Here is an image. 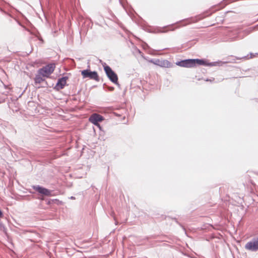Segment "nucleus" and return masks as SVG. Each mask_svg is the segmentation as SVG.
Segmentation results:
<instances>
[{
    "label": "nucleus",
    "mask_w": 258,
    "mask_h": 258,
    "mask_svg": "<svg viewBox=\"0 0 258 258\" xmlns=\"http://www.w3.org/2000/svg\"><path fill=\"white\" fill-rule=\"evenodd\" d=\"M81 75L83 78H88L97 82L99 81V77L97 72H92L90 70H85L81 71Z\"/></svg>",
    "instance_id": "7ed1b4c3"
},
{
    "label": "nucleus",
    "mask_w": 258,
    "mask_h": 258,
    "mask_svg": "<svg viewBox=\"0 0 258 258\" xmlns=\"http://www.w3.org/2000/svg\"><path fill=\"white\" fill-rule=\"evenodd\" d=\"M176 64L179 66L185 68L194 67L196 66V64L203 66L207 65L206 61L199 59H186L179 61L176 63Z\"/></svg>",
    "instance_id": "f257e3e1"
},
{
    "label": "nucleus",
    "mask_w": 258,
    "mask_h": 258,
    "mask_svg": "<svg viewBox=\"0 0 258 258\" xmlns=\"http://www.w3.org/2000/svg\"><path fill=\"white\" fill-rule=\"evenodd\" d=\"M2 215H3L2 212V211L0 210V217H1L2 216Z\"/></svg>",
    "instance_id": "9b49d317"
},
{
    "label": "nucleus",
    "mask_w": 258,
    "mask_h": 258,
    "mask_svg": "<svg viewBox=\"0 0 258 258\" xmlns=\"http://www.w3.org/2000/svg\"><path fill=\"white\" fill-rule=\"evenodd\" d=\"M247 250L255 251L258 250V237L248 242L245 245Z\"/></svg>",
    "instance_id": "39448f33"
},
{
    "label": "nucleus",
    "mask_w": 258,
    "mask_h": 258,
    "mask_svg": "<svg viewBox=\"0 0 258 258\" xmlns=\"http://www.w3.org/2000/svg\"><path fill=\"white\" fill-rule=\"evenodd\" d=\"M104 69L110 80L113 83L117 84L118 77L117 75L112 71L111 68L110 67L107 66L104 67Z\"/></svg>",
    "instance_id": "20e7f679"
},
{
    "label": "nucleus",
    "mask_w": 258,
    "mask_h": 258,
    "mask_svg": "<svg viewBox=\"0 0 258 258\" xmlns=\"http://www.w3.org/2000/svg\"><path fill=\"white\" fill-rule=\"evenodd\" d=\"M43 78L44 77H42V75L39 74V72H38V74L36 76L34 79L35 84H40L42 82L45 81V79Z\"/></svg>",
    "instance_id": "1a4fd4ad"
},
{
    "label": "nucleus",
    "mask_w": 258,
    "mask_h": 258,
    "mask_svg": "<svg viewBox=\"0 0 258 258\" xmlns=\"http://www.w3.org/2000/svg\"><path fill=\"white\" fill-rule=\"evenodd\" d=\"M89 121L95 125H98V122H101L103 120L102 116L97 113H93L92 114L89 119Z\"/></svg>",
    "instance_id": "423d86ee"
},
{
    "label": "nucleus",
    "mask_w": 258,
    "mask_h": 258,
    "mask_svg": "<svg viewBox=\"0 0 258 258\" xmlns=\"http://www.w3.org/2000/svg\"><path fill=\"white\" fill-rule=\"evenodd\" d=\"M68 79V77H63L58 80L55 88L57 90L62 89L67 84V81Z\"/></svg>",
    "instance_id": "0eeeda50"
},
{
    "label": "nucleus",
    "mask_w": 258,
    "mask_h": 258,
    "mask_svg": "<svg viewBox=\"0 0 258 258\" xmlns=\"http://www.w3.org/2000/svg\"><path fill=\"white\" fill-rule=\"evenodd\" d=\"M35 189L39 193L45 196H49L50 194V192L48 189L39 186L36 187Z\"/></svg>",
    "instance_id": "6e6552de"
},
{
    "label": "nucleus",
    "mask_w": 258,
    "mask_h": 258,
    "mask_svg": "<svg viewBox=\"0 0 258 258\" xmlns=\"http://www.w3.org/2000/svg\"><path fill=\"white\" fill-rule=\"evenodd\" d=\"M55 68L54 63H50L38 70L39 74L42 75V77L49 78L50 75L53 72Z\"/></svg>",
    "instance_id": "f03ea898"
},
{
    "label": "nucleus",
    "mask_w": 258,
    "mask_h": 258,
    "mask_svg": "<svg viewBox=\"0 0 258 258\" xmlns=\"http://www.w3.org/2000/svg\"><path fill=\"white\" fill-rule=\"evenodd\" d=\"M150 62L153 63L155 64H158L159 66H162V64H165L166 63H168L169 62L167 60L165 61L164 60L163 62H161L159 59L156 60L155 61H154L153 60H150L149 61Z\"/></svg>",
    "instance_id": "9d476101"
}]
</instances>
